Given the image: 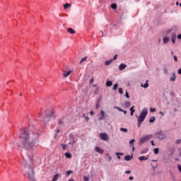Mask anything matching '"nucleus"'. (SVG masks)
Returning a JSON list of instances; mask_svg holds the SVG:
<instances>
[{"label": "nucleus", "mask_w": 181, "mask_h": 181, "mask_svg": "<svg viewBox=\"0 0 181 181\" xmlns=\"http://www.w3.org/2000/svg\"><path fill=\"white\" fill-rule=\"evenodd\" d=\"M37 138H39V133L29 131L26 128L23 129L20 132L18 146L23 148V149H26V151H32L35 145H36Z\"/></svg>", "instance_id": "nucleus-1"}, {"label": "nucleus", "mask_w": 181, "mask_h": 181, "mask_svg": "<svg viewBox=\"0 0 181 181\" xmlns=\"http://www.w3.org/2000/svg\"><path fill=\"white\" fill-rule=\"evenodd\" d=\"M146 115H148V108L145 107L143 109L142 112L140 114L139 116L137 117L138 119V124L137 127L139 128L141 127V124L144 121H145V118H146Z\"/></svg>", "instance_id": "nucleus-2"}, {"label": "nucleus", "mask_w": 181, "mask_h": 181, "mask_svg": "<svg viewBox=\"0 0 181 181\" xmlns=\"http://www.w3.org/2000/svg\"><path fill=\"white\" fill-rule=\"evenodd\" d=\"M25 177H28L30 180L35 179V173H33L32 168H25Z\"/></svg>", "instance_id": "nucleus-3"}, {"label": "nucleus", "mask_w": 181, "mask_h": 181, "mask_svg": "<svg viewBox=\"0 0 181 181\" xmlns=\"http://www.w3.org/2000/svg\"><path fill=\"white\" fill-rule=\"evenodd\" d=\"M155 136H156L158 141H163V139H166L167 138L166 134H165V132H163V131H160L156 133Z\"/></svg>", "instance_id": "nucleus-4"}, {"label": "nucleus", "mask_w": 181, "mask_h": 181, "mask_svg": "<svg viewBox=\"0 0 181 181\" xmlns=\"http://www.w3.org/2000/svg\"><path fill=\"white\" fill-rule=\"evenodd\" d=\"M153 136V135H152V134H148V135L141 137V139L139 140V144L141 145H142V144H145L146 142H148V141H150L151 139H152Z\"/></svg>", "instance_id": "nucleus-5"}, {"label": "nucleus", "mask_w": 181, "mask_h": 181, "mask_svg": "<svg viewBox=\"0 0 181 181\" xmlns=\"http://www.w3.org/2000/svg\"><path fill=\"white\" fill-rule=\"evenodd\" d=\"M53 115H54L53 112H49L48 115L44 119L45 122H49V121H50V118H53Z\"/></svg>", "instance_id": "nucleus-6"}, {"label": "nucleus", "mask_w": 181, "mask_h": 181, "mask_svg": "<svg viewBox=\"0 0 181 181\" xmlns=\"http://www.w3.org/2000/svg\"><path fill=\"white\" fill-rule=\"evenodd\" d=\"M100 137L102 141H108V139H110V137L108 136V134H107V133H101L100 134Z\"/></svg>", "instance_id": "nucleus-7"}, {"label": "nucleus", "mask_w": 181, "mask_h": 181, "mask_svg": "<svg viewBox=\"0 0 181 181\" xmlns=\"http://www.w3.org/2000/svg\"><path fill=\"white\" fill-rule=\"evenodd\" d=\"M71 73H73V71H64L63 76L64 78H67V77H69V75L71 74Z\"/></svg>", "instance_id": "nucleus-8"}, {"label": "nucleus", "mask_w": 181, "mask_h": 181, "mask_svg": "<svg viewBox=\"0 0 181 181\" xmlns=\"http://www.w3.org/2000/svg\"><path fill=\"white\" fill-rule=\"evenodd\" d=\"M125 69H127V64H121L119 66V70L120 71H122V70H125Z\"/></svg>", "instance_id": "nucleus-9"}, {"label": "nucleus", "mask_w": 181, "mask_h": 181, "mask_svg": "<svg viewBox=\"0 0 181 181\" xmlns=\"http://www.w3.org/2000/svg\"><path fill=\"white\" fill-rule=\"evenodd\" d=\"M95 151L96 152H98V153H104V150L103 149H101V148L98 147V146H96L95 148Z\"/></svg>", "instance_id": "nucleus-10"}, {"label": "nucleus", "mask_w": 181, "mask_h": 181, "mask_svg": "<svg viewBox=\"0 0 181 181\" xmlns=\"http://www.w3.org/2000/svg\"><path fill=\"white\" fill-rule=\"evenodd\" d=\"M22 165L24 166L25 168V169H28L29 167V165H28V160H23V161L22 162Z\"/></svg>", "instance_id": "nucleus-11"}, {"label": "nucleus", "mask_w": 181, "mask_h": 181, "mask_svg": "<svg viewBox=\"0 0 181 181\" xmlns=\"http://www.w3.org/2000/svg\"><path fill=\"white\" fill-rule=\"evenodd\" d=\"M101 117H99L100 121H103L104 118H105V112H103V110L100 111Z\"/></svg>", "instance_id": "nucleus-12"}, {"label": "nucleus", "mask_w": 181, "mask_h": 181, "mask_svg": "<svg viewBox=\"0 0 181 181\" xmlns=\"http://www.w3.org/2000/svg\"><path fill=\"white\" fill-rule=\"evenodd\" d=\"M148 158H149V156H147L146 157L145 156H142L139 158V160H148Z\"/></svg>", "instance_id": "nucleus-13"}, {"label": "nucleus", "mask_w": 181, "mask_h": 181, "mask_svg": "<svg viewBox=\"0 0 181 181\" xmlns=\"http://www.w3.org/2000/svg\"><path fill=\"white\" fill-rule=\"evenodd\" d=\"M134 142H135V139H134L129 141V145H132L133 152H134V151H135V147L134 146Z\"/></svg>", "instance_id": "nucleus-14"}, {"label": "nucleus", "mask_w": 181, "mask_h": 181, "mask_svg": "<svg viewBox=\"0 0 181 181\" xmlns=\"http://www.w3.org/2000/svg\"><path fill=\"white\" fill-rule=\"evenodd\" d=\"M67 32H69V33H71V35H74V33H76V31L73 30V28H68Z\"/></svg>", "instance_id": "nucleus-15"}, {"label": "nucleus", "mask_w": 181, "mask_h": 181, "mask_svg": "<svg viewBox=\"0 0 181 181\" xmlns=\"http://www.w3.org/2000/svg\"><path fill=\"white\" fill-rule=\"evenodd\" d=\"M135 106H132L131 108H130V112H131V116L132 117L134 115V113L135 112Z\"/></svg>", "instance_id": "nucleus-16"}, {"label": "nucleus", "mask_w": 181, "mask_h": 181, "mask_svg": "<svg viewBox=\"0 0 181 181\" xmlns=\"http://www.w3.org/2000/svg\"><path fill=\"white\" fill-rule=\"evenodd\" d=\"M170 81H176V75L173 73V76L170 78Z\"/></svg>", "instance_id": "nucleus-17"}, {"label": "nucleus", "mask_w": 181, "mask_h": 181, "mask_svg": "<svg viewBox=\"0 0 181 181\" xmlns=\"http://www.w3.org/2000/svg\"><path fill=\"white\" fill-rule=\"evenodd\" d=\"M132 159V156L127 155L124 157V160H131Z\"/></svg>", "instance_id": "nucleus-18"}, {"label": "nucleus", "mask_w": 181, "mask_h": 181, "mask_svg": "<svg viewBox=\"0 0 181 181\" xmlns=\"http://www.w3.org/2000/svg\"><path fill=\"white\" fill-rule=\"evenodd\" d=\"M141 87H144V88H148V87H149V84L148 83V81H146V83L144 85H143L141 83Z\"/></svg>", "instance_id": "nucleus-19"}, {"label": "nucleus", "mask_w": 181, "mask_h": 181, "mask_svg": "<svg viewBox=\"0 0 181 181\" xmlns=\"http://www.w3.org/2000/svg\"><path fill=\"white\" fill-rule=\"evenodd\" d=\"M106 86H107V87H111V86H112V81H107L106 82Z\"/></svg>", "instance_id": "nucleus-20"}, {"label": "nucleus", "mask_w": 181, "mask_h": 181, "mask_svg": "<svg viewBox=\"0 0 181 181\" xmlns=\"http://www.w3.org/2000/svg\"><path fill=\"white\" fill-rule=\"evenodd\" d=\"M71 6V4H68V3H66V4H65L64 5V9H67L68 8H70Z\"/></svg>", "instance_id": "nucleus-21"}, {"label": "nucleus", "mask_w": 181, "mask_h": 181, "mask_svg": "<svg viewBox=\"0 0 181 181\" xmlns=\"http://www.w3.org/2000/svg\"><path fill=\"white\" fill-rule=\"evenodd\" d=\"M163 42L165 44L168 43V42H169V37H163Z\"/></svg>", "instance_id": "nucleus-22"}, {"label": "nucleus", "mask_w": 181, "mask_h": 181, "mask_svg": "<svg viewBox=\"0 0 181 181\" xmlns=\"http://www.w3.org/2000/svg\"><path fill=\"white\" fill-rule=\"evenodd\" d=\"M111 63H112V59H110V60H109V61H106V62H105V66H110V64H111Z\"/></svg>", "instance_id": "nucleus-23"}, {"label": "nucleus", "mask_w": 181, "mask_h": 181, "mask_svg": "<svg viewBox=\"0 0 181 181\" xmlns=\"http://www.w3.org/2000/svg\"><path fill=\"white\" fill-rule=\"evenodd\" d=\"M65 156L68 159H70V158H71V153H65Z\"/></svg>", "instance_id": "nucleus-24"}, {"label": "nucleus", "mask_w": 181, "mask_h": 181, "mask_svg": "<svg viewBox=\"0 0 181 181\" xmlns=\"http://www.w3.org/2000/svg\"><path fill=\"white\" fill-rule=\"evenodd\" d=\"M71 173H73L72 170H68L66 172V176L69 177V176H70V175H71Z\"/></svg>", "instance_id": "nucleus-25"}, {"label": "nucleus", "mask_w": 181, "mask_h": 181, "mask_svg": "<svg viewBox=\"0 0 181 181\" xmlns=\"http://www.w3.org/2000/svg\"><path fill=\"white\" fill-rule=\"evenodd\" d=\"M116 155L117 156V159H121V156H122V155H124V153H116ZM119 155L121 156H119Z\"/></svg>", "instance_id": "nucleus-26"}, {"label": "nucleus", "mask_w": 181, "mask_h": 181, "mask_svg": "<svg viewBox=\"0 0 181 181\" xmlns=\"http://www.w3.org/2000/svg\"><path fill=\"white\" fill-rule=\"evenodd\" d=\"M153 152H154L155 155H158V153H159V148H154Z\"/></svg>", "instance_id": "nucleus-27"}, {"label": "nucleus", "mask_w": 181, "mask_h": 181, "mask_svg": "<svg viewBox=\"0 0 181 181\" xmlns=\"http://www.w3.org/2000/svg\"><path fill=\"white\" fill-rule=\"evenodd\" d=\"M171 40L173 43H176V35H174L172 38Z\"/></svg>", "instance_id": "nucleus-28"}, {"label": "nucleus", "mask_w": 181, "mask_h": 181, "mask_svg": "<svg viewBox=\"0 0 181 181\" xmlns=\"http://www.w3.org/2000/svg\"><path fill=\"white\" fill-rule=\"evenodd\" d=\"M62 146V151H66V148H67V144H61Z\"/></svg>", "instance_id": "nucleus-29"}, {"label": "nucleus", "mask_w": 181, "mask_h": 181, "mask_svg": "<svg viewBox=\"0 0 181 181\" xmlns=\"http://www.w3.org/2000/svg\"><path fill=\"white\" fill-rule=\"evenodd\" d=\"M120 131H122V132H128V129L124 127L120 128Z\"/></svg>", "instance_id": "nucleus-30"}, {"label": "nucleus", "mask_w": 181, "mask_h": 181, "mask_svg": "<svg viewBox=\"0 0 181 181\" xmlns=\"http://www.w3.org/2000/svg\"><path fill=\"white\" fill-rule=\"evenodd\" d=\"M149 122H155V117H151L149 119Z\"/></svg>", "instance_id": "nucleus-31"}, {"label": "nucleus", "mask_w": 181, "mask_h": 181, "mask_svg": "<svg viewBox=\"0 0 181 181\" xmlns=\"http://www.w3.org/2000/svg\"><path fill=\"white\" fill-rule=\"evenodd\" d=\"M86 60H87V57L82 58L80 62V64H81L83 63V62H86Z\"/></svg>", "instance_id": "nucleus-32"}, {"label": "nucleus", "mask_w": 181, "mask_h": 181, "mask_svg": "<svg viewBox=\"0 0 181 181\" xmlns=\"http://www.w3.org/2000/svg\"><path fill=\"white\" fill-rule=\"evenodd\" d=\"M69 145H72V146H74V145H76V140H73L72 142H69Z\"/></svg>", "instance_id": "nucleus-33"}, {"label": "nucleus", "mask_w": 181, "mask_h": 181, "mask_svg": "<svg viewBox=\"0 0 181 181\" xmlns=\"http://www.w3.org/2000/svg\"><path fill=\"white\" fill-rule=\"evenodd\" d=\"M111 8H112V9H117V4H112L111 5Z\"/></svg>", "instance_id": "nucleus-34"}, {"label": "nucleus", "mask_w": 181, "mask_h": 181, "mask_svg": "<svg viewBox=\"0 0 181 181\" xmlns=\"http://www.w3.org/2000/svg\"><path fill=\"white\" fill-rule=\"evenodd\" d=\"M117 88H118V83H115V84L113 86V90H117Z\"/></svg>", "instance_id": "nucleus-35"}, {"label": "nucleus", "mask_w": 181, "mask_h": 181, "mask_svg": "<svg viewBox=\"0 0 181 181\" xmlns=\"http://www.w3.org/2000/svg\"><path fill=\"white\" fill-rule=\"evenodd\" d=\"M125 97L127 98H129V93H128V90H126Z\"/></svg>", "instance_id": "nucleus-36"}, {"label": "nucleus", "mask_w": 181, "mask_h": 181, "mask_svg": "<svg viewBox=\"0 0 181 181\" xmlns=\"http://www.w3.org/2000/svg\"><path fill=\"white\" fill-rule=\"evenodd\" d=\"M130 105H131V102L127 101V102L125 103V106L126 107H129Z\"/></svg>", "instance_id": "nucleus-37"}, {"label": "nucleus", "mask_w": 181, "mask_h": 181, "mask_svg": "<svg viewBox=\"0 0 181 181\" xmlns=\"http://www.w3.org/2000/svg\"><path fill=\"white\" fill-rule=\"evenodd\" d=\"M119 94H123L124 90H122V88H119Z\"/></svg>", "instance_id": "nucleus-38"}, {"label": "nucleus", "mask_w": 181, "mask_h": 181, "mask_svg": "<svg viewBox=\"0 0 181 181\" xmlns=\"http://www.w3.org/2000/svg\"><path fill=\"white\" fill-rule=\"evenodd\" d=\"M146 152H148V149H146V150H144V151H141V155H144V153H146Z\"/></svg>", "instance_id": "nucleus-39"}, {"label": "nucleus", "mask_w": 181, "mask_h": 181, "mask_svg": "<svg viewBox=\"0 0 181 181\" xmlns=\"http://www.w3.org/2000/svg\"><path fill=\"white\" fill-rule=\"evenodd\" d=\"M115 108L117 110H118V111H120L121 112H122V111H124V110H122L121 107H115Z\"/></svg>", "instance_id": "nucleus-40"}, {"label": "nucleus", "mask_w": 181, "mask_h": 181, "mask_svg": "<svg viewBox=\"0 0 181 181\" xmlns=\"http://www.w3.org/2000/svg\"><path fill=\"white\" fill-rule=\"evenodd\" d=\"M150 111H151V112H155L156 111V109L151 107V108L150 109Z\"/></svg>", "instance_id": "nucleus-41"}, {"label": "nucleus", "mask_w": 181, "mask_h": 181, "mask_svg": "<svg viewBox=\"0 0 181 181\" xmlns=\"http://www.w3.org/2000/svg\"><path fill=\"white\" fill-rule=\"evenodd\" d=\"M117 57H118V54L115 55L112 59V62H114V60H117Z\"/></svg>", "instance_id": "nucleus-42"}, {"label": "nucleus", "mask_w": 181, "mask_h": 181, "mask_svg": "<svg viewBox=\"0 0 181 181\" xmlns=\"http://www.w3.org/2000/svg\"><path fill=\"white\" fill-rule=\"evenodd\" d=\"M90 179L88 177H83V181H88Z\"/></svg>", "instance_id": "nucleus-43"}, {"label": "nucleus", "mask_w": 181, "mask_h": 181, "mask_svg": "<svg viewBox=\"0 0 181 181\" xmlns=\"http://www.w3.org/2000/svg\"><path fill=\"white\" fill-rule=\"evenodd\" d=\"M95 108H100V103L97 102L96 105H95Z\"/></svg>", "instance_id": "nucleus-44"}, {"label": "nucleus", "mask_w": 181, "mask_h": 181, "mask_svg": "<svg viewBox=\"0 0 181 181\" xmlns=\"http://www.w3.org/2000/svg\"><path fill=\"white\" fill-rule=\"evenodd\" d=\"M177 168H178V170H179V172H180V173H181V165H180V164H179V165H177Z\"/></svg>", "instance_id": "nucleus-45"}, {"label": "nucleus", "mask_w": 181, "mask_h": 181, "mask_svg": "<svg viewBox=\"0 0 181 181\" xmlns=\"http://www.w3.org/2000/svg\"><path fill=\"white\" fill-rule=\"evenodd\" d=\"M85 119H86V122H88L90 118L86 116Z\"/></svg>", "instance_id": "nucleus-46"}, {"label": "nucleus", "mask_w": 181, "mask_h": 181, "mask_svg": "<svg viewBox=\"0 0 181 181\" xmlns=\"http://www.w3.org/2000/svg\"><path fill=\"white\" fill-rule=\"evenodd\" d=\"M174 60L175 62H177V57L176 55H174Z\"/></svg>", "instance_id": "nucleus-47"}, {"label": "nucleus", "mask_w": 181, "mask_h": 181, "mask_svg": "<svg viewBox=\"0 0 181 181\" xmlns=\"http://www.w3.org/2000/svg\"><path fill=\"white\" fill-rule=\"evenodd\" d=\"M58 124L59 125H62L63 124V121L59 120Z\"/></svg>", "instance_id": "nucleus-48"}, {"label": "nucleus", "mask_w": 181, "mask_h": 181, "mask_svg": "<svg viewBox=\"0 0 181 181\" xmlns=\"http://www.w3.org/2000/svg\"><path fill=\"white\" fill-rule=\"evenodd\" d=\"M112 160V157H111V156H108V161L110 162Z\"/></svg>", "instance_id": "nucleus-49"}, {"label": "nucleus", "mask_w": 181, "mask_h": 181, "mask_svg": "<svg viewBox=\"0 0 181 181\" xmlns=\"http://www.w3.org/2000/svg\"><path fill=\"white\" fill-rule=\"evenodd\" d=\"M180 142H181V140H180V139H178V140H177V141H175V143L177 144H180Z\"/></svg>", "instance_id": "nucleus-50"}, {"label": "nucleus", "mask_w": 181, "mask_h": 181, "mask_svg": "<svg viewBox=\"0 0 181 181\" xmlns=\"http://www.w3.org/2000/svg\"><path fill=\"white\" fill-rule=\"evenodd\" d=\"M125 173H127V175H129L131 173V170H127L125 171Z\"/></svg>", "instance_id": "nucleus-51"}, {"label": "nucleus", "mask_w": 181, "mask_h": 181, "mask_svg": "<svg viewBox=\"0 0 181 181\" xmlns=\"http://www.w3.org/2000/svg\"><path fill=\"white\" fill-rule=\"evenodd\" d=\"M93 83H94V79L91 78V79L90 80V84H93Z\"/></svg>", "instance_id": "nucleus-52"}, {"label": "nucleus", "mask_w": 181, "mask_h": 181, "mask_svg": "<svg viewBox=\"0 0 181 181\" xmlns=\"http://www.w3.org/2000/svg\"><path fill=\"white\" fill-rule=\"evenodd\" d=\"M151 144L152 146H155V143L153 142V141H151Z\"/></svg>", "instance_id": "nucleus-53"}, {"label": "nucleus", "mask_w": 181, "mask_h": 181, "mask_svg": "<svg viewBox=\"0 0 181 181\" xmlns=\"http://www.w3.org/2000/svg\"><path fill=\"white\" fill-rule=\"evenodd\" d=\"M90 115H94V112H93V110H91V111L90 112Z\"/></svg>", "instance_id": "nucleus-54"}, {"label": "nucleus", "mask_w": 181, "mask_h": 181, "mask_svg": "<svg viewBox=\"0 0 181 181\" xmlns=\"http://www.w3.org/2000/svg\"><path fill=\"white\" fill-rule=\"evenodd\" d=\"M178 74H181V69H178Z\"/></svg>", "instance_id": "nucleus-55"}, {"label": "nucleus", "mask_w": 181, "mask_h": 181, "mask_svg": "<svg viewBox=\"0 0 181 181\" xmlns=\"http://www.w3.org/2000/svg\"><path fill=\"white\" fill-rule=\"evenodd\" d=\"M177 39H181V34L177 35Z\"/></svg>", "instance_id": "nucleus-56"}, {"label": "nucleus", "mask_w": 181, "mask_h": 181, "mask_svg": "<svg viewBox=\"0 0 181 181\" xmlns=\"http://www.w3.org/2000/svg\"><path fill=\"white\" fill-rule=\"evenodd\" d=\"M129 179L130 180H134V177H129Z\"/></svg>", "instance_id": "nucleus-57"}, {"label": "nucleus", "mask_w": 181, "mask_h": 181, "mask_svg": "<svg viewBox=\"0 0 181 181\" xmlns=\"http://www.w3.org/2000/svg\"><path fill=\"white\" fill-rule=\"evenodd\" d=\"M100 101H101V98H98V100H97V103H100Z\"/></svg>", "instance_id": "nucleus-58"}, {"label": "nucleus", "mask_w": 181, "mask_h": 181, "mask_svg": "<svg viewBox=\"0 0 181 181\" xmlns=\"http://www.w3.org/2000/svg\"><path fill=\"white\" fill-rule=\"evenodd\" d=\"M160 114L162 115L163 116L165 115V113H163V112H160Z\"/></svg>", "instance_id": "nucleus-59"}, {"label": "nucleus", "mask_w": 181, "mask_h": 181, "mask_svg": "<svg viewBox=\"0 0 181 181\" xmlns=\"http://www.w3.org/2000/svg\"><path fill=\"white\" fill-rule=\"evenodd\" d=\"M122 112H124V114L127 115V110H123Z\"/></svg>", "instance_id": "nucleus-60"}, {"label": "nucleus", "mask_w": 181, "mask_h": 181, "mask_svg": "<svg viewBox=\"0 0 181 181\" xmlns=\"http://www.w3.org/2000/svg\"><path fill=\"white\" fill-rule=\"evenodd\" d=\"M59 132H60V129H58L57 130V134H59Z\"/></svg>", "instance_id": "nucleus-61"}, {"label": "nucleus", "mask_w": 181, "mask_h": 181, "mask_svg": "<svg viewBox=\"0 0 181 181\" xmlns=\"http://www.w3.org/2000/svg\"><path fill=\"white\" fill-rule=\"evenodd\" d=\"M30 181H36L35 178H33V180H30Z\"/></svg>", "instance_id": "nucleus-62"}, {"label": "nucleus", "mask_w": 181, "mask_h": 181, "mask_svg": "<svg viewBox=\"0 0 181 181\" xmlns=\"http://www.w3.org/2000/svg\"><path fill=\"white\" fill-rule=\"evenodd\" d=\"M175 4L177 6L179 5V1H177Z\"/></svg>", "instance_id": "nucleus-63"}, {"label": "nucleus", "mask_w": 181, "mask_h": 181, "mask_svg": "<svg viewBox=\"0 0 181 181\" xmlns=\"http://www.w3.org/2000/svg\"><path fill=\"white\" fill-rule=\"evenodd\" d=\"M68 181H74V180H69Z\"/></svg>", "instance_id": "nucleus-64"}]
</instances>
